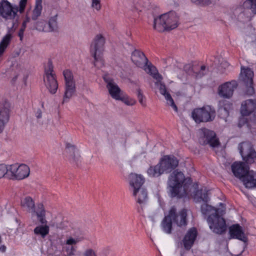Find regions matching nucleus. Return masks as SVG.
Returning <instances> with one entry per match:
<instances>
[{
	"label": "nucleus",
	"mask_w": 256,
	"mask_h": 256,
	"mask_svg": "<svg viewBox=\"0 0 256 256\" xmlns=\"http://www.w3.org/2000/svg\"><path fill=\"white\" fill-rule=\"evenodd\" d=\"M168 184L172 197L181 198L190 194V180L186 179L184 174L178 170L170 175Z\"/></svg>",
	"instance_id": "1"
},
{
	"label": "nucleus",
	"mask_w": 256,
	"mask_h": 256,
	"mask_svg": "<svg viewBox=\"0 0 256 256\" xmlns=\"http://www.w3.org/2000/svg\"><path fill=\"white\" fill-rule=\"evenodd\" d=\"M204 215H209L207 221L210 230L216 234H222L226 232V225L225 220L218 214V209L204 202L201 206Z\"/></svg>",
	"instance_id": "2"
},
{
	"label": "nucleus",
	"mask_w": 256,
	"mask_h": 256,
	"mask_svg": "<svg viewBox=\"0 0 256 256\" xmlns=\"http://www.w3.org/2000/svg\"><path fill=\"white\" fill-rule=\"evenodd\" d=\"M178 17L174 12H170L154 18L153 28L158 32L170 30L178 26Z\"/></svg>",
	"instance_id": "3"
},
{
	"label": "nucleus",
	"mask_w": 256,
	"mask_h": 256,
	"mask_svg": "<svg viewBox=\"0 0 256 256\" xmlns=\"http://www.w3.org/2000/svg\"><path fill=\"white\" fill-rule=\"evenodd\" d=\"M105 42V38L102 34H98L90 44V52L94 58V64L98 68L104 66L102 52Z\"/></svg>",
	"instance_id": "4"
},
{
	"label": "nucleus",
	"mask_w": 256,
	"mask_h": 256,
	"mask_svg": "<svg viewBox=\"0 0 256 256\" xmlns=\"http://www.w3.org/2000/svg\"><path fill=\"white\" fill-rule=\"evenodd\" d=\"M215 116L216 110L210 106L195 108L192 112V117L197 124L212 122Z\"/></svg>",
	"instance_id": "5"
},
{
	"label": "nucleus",
	"mask_w": 256,
	"mask_h": 256,
	"mask_svg": "<svg viewBox=\"0 0 256 256\" xmlns=\"http://www.w3.org/2000/svg\"><path fill=\"white\" fill-rule=\"evenodd\" d=\"M176 208L172 206L168 211V214L166 215L161 222V227L162 230L167 234H170L172 230V222L176 224L178 226L182 227V226L185 224L184 218L185 214L182 213L181 214V220L178 221L176 219V218L175 215Z\"/></svg>",
	"instance_id": "6"
},
{
	"label": "nucleus",
	"mask_w": 256,
	"mask_h": 256,
	"mask_svg": "<svg viewBox=\"0 0 256 256\" xmlns=\"http://www.w3.org/2000/svg\"><path fill=\"white\" fill-rule=\"evenodd\" d=\"M21 206L26 211L31 212L32 214H36L38 219L42 224H46V212L42 204L38 205L36 210H35V204L34 200L30 196H26L21 200Z\"/></svg>",
	"instance_id": "7"
},
{
	"label": "nucleus",
	"mask_w": 256,
	"mask_h": 256,
	"mask_svg": "<svg viewBox=\"0 0 256 256\" xmlns=\"http://www.w3.org/2000/svg\"><path fill=\"white\" fill-rule=\"evenodd\" d=\"M44 80L49 92L52 94H56L58 88V84L51 60L48 61L47 66L44 68Z\"/></svg>",
	"instance_id": "8"
},
{
	"label": "nucleus",
	"mask_w": 256,
	"mask_h": 256,
	"mask_svg": "<svg viewBox=\"0 0 256 256\" xmlns=\"http://www.w3.org/2000/svg\"><path fill=\"white\" fill-rule=\"evenodd\" d=\"M65 80V91L62 104L67 102L76 92V84L72 72L69 70L63 72Z\"/></svg>",
	"instance_id": "9"
},
{
	"label": "nucleus",
	"mask_w": 256,
	"mask_h": 256,
	"mask_svg": "<svg viewBox=\"0 0 256 256\" xmlns=\"http://www.w3.org/2000/svg\"><path fill=\"white\" fill-rule=\"evenodd\" d=\"M198 141L202 145L208 144L212 148L218 147L220 144L214 132L206 128L200 130Z\"/></svg>",
	"instance_id": "10"
},
{
	"label": "nucleus",
	"mask_w": 256,
	"mask_h": 256,
	"mask_svg": "<svg viewBox=\"0 0 256 256\" xmlns=\"http://www.w3.org/2000/svg\"><path fill=\"white\" fill-rule=\"evenodd\" d=\"M240 153L243 160L248 164H252L256 159V152L250 142H244L238 144Z\"/></svg>",
	"instance_id": "11"
},
{
	"label": "nucleus",
	"mask_w": 256,
	"mask_h": 256,
	"mask_svg": "<svg viewBox=\"0 0 256 256\" xmlns=\"http://www.w3.org/2000/svg\"><path fill=\"white\" fill-rule=\"evenodd\" d=\"M8 179L22 180L27 178L30 172L29 167L25 164H22L18 166L17 164L10 166Z\"/></svg>",
	"instance_id": "12"
},
{
	"label": "nucleus",
	"mask_w": 256,
	"mask_h": 256,
	"mask_svg": "<svg viewBox=\"0 0 256 256\" xmlns=\"http://www.w3.org/2000/svg\"><path fill=\"white\" fill-rule=\"evenodd\" d=\"M253 78L254 72L250 68H244L243 66L241 68L240 78L244 83L247 87L246 93L250 96L252 95L254 93L253 87Z\"/></svg>",
	"instance_id": "13"
},
{
	"label": "nucleus",
	"mask_w": 256,
	"mask_h": 256,
	"mask_svg": "<svg viewBox=\"0 0 256 256\" xmlns=\"http://www.w3.org/2000/svg\"><path fill=\"white\" fill-rule=\"evenodd\" d=\"M166 174H169L175 170L179 164L178 160L173 155H166L159 160Z\"/></svg>",
	"instance_id": "14"
},
{
	"label": "nucleus",
	"mask_w": 256,
	"mask_h": 256,
	"mask_svg": "<svg viewBox=\"0 0 256 256\" xmlns=\"http://www.w3.org/2000/svg\"><path fill=\"white\" fill-rule=\"evenodd\" d=\"M18 12V6L13 7L10 2L6 0H3L0 2V14L6 19H14Z\"/></svg>",
	"instance_id": "15"
},
{
	"label": "nucleus",
	"mask_w": 256,
	"mask_h": 256,
	"mask_svg": "<svg viewBox=\"0 0 256 256\" xmlns=\"http://www.w3.org/2000/svg\"><path fill=\"white\" fill-rule=\"evenodd\" d=\"M238 85L237 82L234 80L221 84L218 88L219 96L225 98H230L232 96L236 88Z\"/></svg>",
	"instance_id": "16"
},
{
	"label": "nucleus",
	"mask_w": 256,
	"mask_h": 256,
	"mask_svg": "<svg viewBox=\"0 0 256 256\" xmlns=\"http://www.w3.org/2000/svg\"><path fill=\"white\" fill-rule=\"evenodd\" d=\"M104 80L107 84L106 88L108 89L110 96L116 100L120 99V96L122 95V92L118 86L114 82L113 80L107 78L106 76H104Z\"/></svg>",
	"instance_id": "17"
},
{
	"label": "nucleus",
	"mask_w": 256,
	"mask_h": 256,
	"mask_svg": "<svg viewBox=\"0 0 256 256\" xmlns=\"http://www.w3.org/2000/svg\"><path fill=\"white\" fill-rule=\"evenodd\" d=\"M10 104L7 102L0 105V134L3 131L10 118Z\"/></svg>",
	"instance_id": "18"
},
{
	"label": "nucleus",
	"mask_w": 256,
	"mask_h": 256,
	"mask_svg": "<svg viewBox=\"0 0 256 256\" xmlns=\"http://www.w3.org/2000/svg\"><path fill=\"white\" fill-rule=\"evenodd\" d=\"M197 235L198 232L196 228L192 227L188 230L182 240L184 246L186 250H188L192 248Z\"/></svg>",
	"instance_id": "19"
},
{
	"label": "nucleus",
	"mask_w": 256,
	"mask_h": 256,
	"mask_svg": "<svg viewBox=\"0 0 256 256\" xmlns=\"http://www.w3.org/2000/svg\"><path fill=\"white\" fill-rule=\"evenodd\" d=\"M128 178L130 185L132 188L133 192L135 191L136 193L137 190L144 188L142 186L144 183L145 179L142 175L132 173Z\"/></svg>",
	"instance_id": "20"
},
{
	"label": "nucleus",
	"mask_w": 256,
	"mask_h": 256,
	"mask_svg": "<svg viewBox=\"0 0 256 256\" xmlns=\"http://www.w3.org/2000/svg\"><path fill=\"white\" fill-rule=\"evenodd\" d=\"M230 238H236L246 242L248 238L245 236L242 227L238 224H232L229 228Z\"/></svg>",
	"instance_id": "21"
},
{
	"label": "nucleus",
	"mask_w": 256,
	"mask_h": 256,
	"mask_svg": "<svg viewBox=\"0 0 256 256\" xmlns=\"http://www.w3.org/2000/svg\"><path fill=\"white\" fill-rule=\"evenodd\" d=\"M131 60L137 66L140 68L145 67L148 63V60L144 54L138 50H136L132 52Z\"/></svg>",
	"instance_id": "22"
},
{
	"label": "nucleus",
	"mask_w": 256,
	"mask_h": 256,
	"mask_svg": "<svg viewBox=\"0 0 256 256\" xmlns=\"http://www.w3.org/2000/svg\"><path fill=\"white\" fill-rule=\"evenodd\" d=\"M249 170L248 166L243 162H234L232 165V170L236 178H242Z\"/></svg>",
	"instance_id": "23"
},
{
	"label": "nucleus",
	"mask_w": 256,
	"mask_h": 256,
	"mask_svg": "<svg viewBox=\"0 0 256 256\" xmlns=\"http://www.w3.org/2000/svg\"><path fill=\"white\" fill-rule=\"evenodd\" d=\"M256 109V100H247L241 105L240 112L243 116L250 115Z\"/></svg>",
	"instance_id": "24"
},
{
	"label": "nucleus",
	"mask_w": 256,
	"mask_h": 256,
	"mask_svg": "<svg viewBox=\"0 0 256 256\" xmlns=\"http://www.w3.org/2000/svg\"><path fill=\"white\" fill-rule=\"evenodd\" d=\"M244 185L246 188L256 187V172L248 170L246 174L242 178Z\"/></svg>",
	"instance_id": "25"
},
{
	"label": "nucleus",
	"mask_w": 256,
	"mask_h": 256,
	"mask_svg": "<svg viewBox=\"0 0 256 256\" xmlns=\"http://www.w3.org/2000/svg\"><path fill=\"white\" fill-rule=\"evenodd\" d=\"M133 195L136 198V202L140 205L141 210L142 211V207L144 206L148 201V192L146 189L142 188L133 192Z\"/></svg>",
	"instance_id": "26"
},
{
	"label": "nucleus",
	"mask_w": 256,
	"mask_h": 256,
	"mask_svg": "<svg viewBox=\"0 0 256 256\" xmlns=\"http://www.w3.org/2000/svg\"><path fill=\"white\" fill-rule=\"evenodd\" d=\"M148 174L151 178H158L165 173L159 161L158 164L150 166L147 170Z\"/></svg>",
	"instance_id": "27"
},
{
	"label": "nucleus",
	"mask_w": 256,
	"mask_h": 256,
	"mask_svg": "<svg viewBox=\"0 0 256 256\" xmlns=\"http://www.w3.org/2000/svg\"><path fill=\"white\" fill-rule=\"evenodd\" d=\"M194 198L196 202H208L209 200L208 191L202 188L197 190L194 195Z\"/></svg>",
	"instance_id": "28"
},
{
	"label": "nucleus",
	"mask_w": 256,
	"mask_h": 256,
	"mask_svg": "<svg viewBox=\"0 0 256 256\" xmlns=\"http://www.w3.org/2000/svg\"><path fill=\"white\" fill-rule=\"evenodd\" d=\"M142 68H144L146 72L152 76L153 78L155 80H162L163 78L162 76L158 72L156 68L152 66L150 64H148L147 63L146 66H145V67H143Z\"/></svg>",
	"instance_id": "29"
},
{
	"label": "nucleus",
	"mask_w": 256,
	"mask_h": 256,
	"mask_svg": "<svg viewBox=\"0 0 256 256\" xmlns=\"http://www.w3.org/2000/svg\"><path fill=\"white\" fill-rule=\"evenodd\" d=\"M30 24V28L31 30H36L38 31L46 32L45 26L46 25V22L44 20L36 22L32 21L28 22Z\"/></svg>",
	"instance_id": "30"
},
{
	"label": "nucleus",
	"mask_w": 256,
	"mask_h": 256,
	"mask_svg": "<svg viewBox=\"0 0 256 256\" xmlns=\"http://www.w3.org/2000/svg\"><path fill=\"white\" fill-rule=\"evenodd\" d=\"M42 0H36L34 8L32 10L31 20L35 21L40 16L42 10Z\"/></svg>",
	"instance_id": "31"
},
{
	"label": "nucleus",
	"mask_w": 256,
	"mask_h": 256,
	"mask_svg": "<svg viewBox=\"0 0 256 256\" xmlns=\"http://www.w3.org/2000/svg\"><path fill=\"white\" fill-rule=\"evenodd\" d=\"M49 226L47 225L36 226L34 230V233L37 235H40L42 238L48 234Z\"/></svg>",
	"instance_id": "32"
},
{
	"label": "nucleus",
	"mask_w": 256,
	"mask_h": 256,
	"mask_svg": "<svg viewBox=\"0 0 256 256\" xmlns=\"http://www.w3.org/2000/svg\"><path fill=\"white\" fill-rule=\"evenodd\" d=\"M10 34H6L0 42V56L2 55L9 44L11 40Z\"/></svg>",
	"instance_id": "33"
},
{
	"label": "nucleus",
	"mask_w": 256,
	"mask_h": 256,
	"mask_svg": "<svg viewBox=\"0 0 256 256\" xmlns=\"http://www.w3.org/2000/svg\"><path fill=\"white\" fill-rule=\"evenodd\" d=\"M31 22V20L30 18L28 16V12H26V19L23 22L22 26L20 28V29L18 32V36L20 37V41H22L23 37H24V31L25 30L26 28V24L28 22Z\"/></svg>",
	"instance_id": "34"
},
{
	"label": "nucleus",
	"mask_w": 256,
	"mask_h": 256,
	"mask_svg": "<svg viewBox=\"0 0 256 256\" xmlns=\"http://www.w3.org/2000/svg\"><path fill=\"white\" fill-rule=\"evenodd\" d=\"M76 150V147L75 146L72 145L70 143H66V152L70 154V158L76 162V156L74 152Z\"/></svg>",
	"instance_id": "35"
},
{
	"label": "nucleus",
	"mask_w": 256,
	"mask_h": 256,
	"mask_svg": "<svg viewBox=\"0 0 256 256\" xmlns=\"http://www.w3.org/2000/svg\"><path fill=\"white\" fill-rule=\"evenodd\" d=\"M208 71V68L204 65L201 66L198 71L194 70L193 76L196 78H200L204 76Z\"/></svg>",
	"instance_id": "36"
},
{
	"label": "nucleus",
	"mask_w": 256,
	"mask_h": 256,
	"mask_svg": "<svg viewBox=\"0 0 256 256\" xmlns=\"http://www.w3.org/2000/svg\"><path fill=\"white\" fill-rule=\"evenodd\" d=\"M58 228L62 230H69L72 228V224L67 220L63 219L62 221L57 224Z\"/></svg>",
	"instance_id": "37"
},
{
	"label": "nucleus",
	"mask_w": 256,
	"mask_h": 256,
	"mask_svg": "<svg viewBox=\"0 0 256 256\" xmlns=\"http://www.w3.org/2000/svg\"><path fill=\"white\" fill-rule=\"evenodd\" d=\"M196 65H194L192 64H187L184 65V70L188 74L190 75H194V70H197Z\"/></svg>",
	"instance_id": "38"
},
{
	"label": "nucleus",
	"mask_w": 256,
	"mask_h": 256,
	"mask_svg": "<svg viewBox=\"0 0 256 256\" xmlns=\"http://www.w3.org/2000/svg\"><path fill=\"white\" fill-rule=\"evenodd\" d=\"M10 170V166H7L6 164H0V178L3 177L8 178Z\"/></svg>",
	"instance_id": "39"
},
{
	"label": "nucleus",
	"mask_w": 256,
	"mask_h": 256,
	"mask_svg": "<svg viewBox=\"0 0 256 256\" xmlns=\"http://www.w3.org/2000/svg\"><path fill=\"white\" fill-rule=\"evenodd\" d=\"M164 96L166 100L167 101V104L170 105L176 112H178V108L176 105L173 98H172L170 94L168 92H166V94H162Z\"/></svg>",
	"instance_id": "40"
},
{
	"label": "nucleus",
	"mask_w": 256,
	"mask_h": 256,
	"mask_svg": "<svg viewBox=\"0 0 256 256\" xmlns=\"http://www.w3.org/2000/svg\"><path fill=\"white\" fill-rule=\"evenodd\" d=\"M182 213H184V214H186L185 215L186 216H184V218L185 224H184V225L182 226H182H186L187 225V224H188L187 210L186 209H185V208H183L180 211L178 212V213L177 212H176V208L175 215H176V219L178 220V221H180L181 220V218H182L181 214H182Z\"/></svg>",
	"instance_id": "41"
},
{
	"label": "nucleus",
	"mask_w": 256,
	"mask_h": 256,
	"mask_svg": "<svg viewBox=\"0 0 256 256\" xmlns=\"http://www.w3.org/2000/svg\"><path fill=\"white\" fill-rule=\"evenodd\" d=\"M56 16L52 17L48 22V32L54 31L57 28Z\"/></svg>",
	"instance_id": "42"
},
{
	"label": "nucleus",
	"mask_w": 256,
	"mask_h": 256,
	"mask_svg": "<svg viewBox=\"0 0 256 256\" xmlns=\"http://www.w3.org/2000/svg\"><path fill=\"white\" fill-rule=\"evenodd\" d=\"M219 105L230 112L233 108L232 104L226 100H222L219 102Z\"/></svg>",
	"instance_id": "43"
},
{
	"label": "nucleus",
	"mask_w": 256,
	"mask_h": 256,
	"mask_svg": "<svg viewBox=\"0 0 256 256\" xmlns=\"http://www.w3.org/2000/svg\"><path fill=\"white\" fill-rule=\"evenodd\" d=\"M244 4L252 10L254 14H256V0H246Z\"/></svg>",
	"instance_id": "44"
},
{
	"label": "nucleus",
	"mask_w": 256,
	"mask_h": 256,
	"mask_svg": "<svg viewBox=\"0 0 256 256\" xmlns=\"http://www.w3.org/2000/svg\"><path fill=\"white\" fill-rule=\"evenodd\" d=\"M155 85L159 86L160 92L162 94H166V92H167L166 86L162 82V80H156V82H155Z\"/></svg>",
	"instance_id": "45"
},
{
	"label": "nucleus",
	"mask_w": 256,
	"mask_h": 256,
	"mask_svg": "<svg viewBox=\"0 0 256 256\" xmlns=\"http://www.w3.org/2000/svg\"><path fill=\"white\" fill-rule=\"evenodd\" d=\"M118 100H121L128 106H133L134 105L136 102L132 98H130L127 96H120V98Z\"/></svg>",
	"instance_id": "46"
},
{
	"label": "nucleus",
	"mask_w": 256,
	"mask_h": 256,
	"mask_svg": "<svg viewBox=\"0 0 256 256\" xmlns=\"http://www.w3.org/2000/svg\"><path fill=\"white\" fill-rule=\"evenodd\" d=\"M218 112L219 116L224 119L226 118L229 116L230 113L228 110L224 109L220 105H219Z\"/></svg>",
	"instance_id": "47"
},
{
	"label": "nucleus",
	"mask_w": 256,
	"mask_h": 256,
	"mask_svg": "<svg viewBox=\"0 0 256 256\" xmlns=\"http://www.w3.org/2000/svg\"><path fill=\"white\" fill-rule=\"evenodd\" d=\"M191 1L197 5L202 6H208L211 4L210 0H191Z\"/></svg>",
	"instance_id": "48"
},
{
	"label": "nucleus",
	"mask_w": 256,
	"mask_h": 256,
	"mask_svg": "<svg viewBox=\"0 0 256 256\" xmlns=\"http://www.w3.org/2000/svg\"><path fill=\"white\" fill-rule=\"evenodd\" d=\"M27 0H20L19 2V9H18V11H19L20 13H22L24 12L27 3Z\"/></svg>",
	"instance_id": "49"
},
{
	"label": "nucleus",
	"mask_w": 256,
	"mask_h": 256,
	"mask_svg": "<svg viewBox=\"0 0 256 256\" xmlns=\"http://www.w3.org/2000/svg\"><path fill=\"white\" fill-rule=\"evenodd\" d=\"M92 8L99 10L101 8L100 0H92Z\"/></svg>",
	"instance_id": "50"
},
{
	"label": "nucleus",
	"mask_w": 256,
	"mask_h": 256,
	"mask_svg": "<svg viewBox=\"0 0 256 256\" xmlns=\"http://www.w3.org/2000/svg\"><path fill=\"white\" fill-rule=\"evenodd\" d=\"M84 256H96V254L94 251L91 248L86 250L84 252Z\"/></svg>",
	"instance_id": "51"
},
{
	"label": "nucleus",
	"mask_w": 256,
	"mask_h": 256,
	"mask_svg": "<svg viewBox=\"0 0 256 256\" xmlns=\"http://www.w3.org/2000/svg\"><path fill=\"white\" fill-rule=\"evenodd\" d=\"M76 250L74 246H71L70 248H68L66 249V252H68V256H72L74 254V252Z\"/></svg>",
	"instance_id": "52"
},
{
	"label": "nucleus",
	"mask_w": 256,
	"mask_h": 256,
	"mask_svg": "<svg viewBox=\"0 0 256 256\" xmlns=\"http://www.w3.org/2000/svg\"><path fill=\"white\" fill-rule=\"evenodd\" d=\"M77 242V241L72 238H70L66 241V244L68 245L75 244Z\"/></svg>",
	"instance_id": "53"
},
{
	"label": "nucleus",
	"mask_w": 256,
	"mask_h": 256,
	"mask_svg": "<svg viewBox=\"0 0 256 256\" xmlns=\"http://www.w3.org/2000/svg\"><path fill=\"white\" fill-rule=\"evenodd\" d=\"M137 92H138L137 96H138V100H141V99H142V98H143L144 96H143V94H142L141 90L138 88L137 90Z\"/></svg>",
	"instance_id": "54"
},
{
	"label": "nucleus",
	"mask_w": 256,
	"mask_h": 256,
	"mask_svg": "<svg viewBox=\"0 0 256 256\" xmlns=\"http://www.w3.org/2000/svg\"><path fill=\"white\" fill-rule=\"evenodd\" d=\"M42 112L40 109H38L36 113V116L38 118H42Z\"/></svg>",
	"instance_id": "55"
},
{
	"label": "nucleus",
	"mask_w": 256,
	"mask_h": 256,
	"mask_svg": "<svg viewBox=\"0 0 256 256\" xmlns=\"http://www.w3.org/2000/svg\"><path fill=\"white\" fill-rule=\"evenodd\" d=\"M140 103L143 106H146V102L144 100L143 98L140 100H138Z\"/></svg>",
	"instance_id": "56"
},
{
	"label": "nucleus",
	"mask_w": 256,
	"mask_h": 256,
	"mask_svg": "<svg viewBox=\"0 0 256 256\" xmlns=\"http://www.w3.org/2000/svg\"><path fill=\"white\" fill-rule=\"evenodd\" d=\"M6 250V246H4V245L0 247V250L2 252H4Z\"/></svg>",
	"instance_id": "57"
},
{
	"label": "nucleus",
	"mask_w": 256,
	"mask_h": 256,
	"mask_svg": "<svg viewBox=\"0 0 256 256\" xmlns=\"http://www.w3.org/2000/svg\"><path fill=\"white\" fill-rule=\"evenodd\" d=\"M18 78V75L15 76L12 80V82L14 84Z\"/></svg>",
	"instance_id": "58"
},
{
	"label": "nucleus",
	"mask_w": 256,
	"mask_h": 256,
	"mask_svg": "<svg viewBox=\"0 0 256 256\" xmlns=\"http://www.w3.org/2000/svg\"><path fill=\"white\" fill-rule=\"evenodd\" d=\"M138 211L139 212H140V208L138 209Z\"/></svg>",
	"instance_id": "59"
},
{
	"label": "nucleus",
	"mask_w": 256,
	"mask_h": 256,
	"mask_svg": "<svg viewBox=\"0 0 256 256\" xmlns=\"http://www.w3.org/2000/svg\"><path fill=\"white\" fill-rule=\"evenodd\" d=\"M181 256H183V254L181 253Z\"/></svg>",
	"instance_id": "60"
},
{
	"label": "nucleus",
	"mask_w": 256,
	"mask_h": 256,
	"mask_svg": "<svg viewBox=\"0 0 256 256\" xmlns=\"http://www.w3.org/2000/svg\"><path fill=\"white\" fill-rule=\"evenodd\" d=\"M68 256V255L67 256Z\"/></svg>",
	"instance_id": "61"
}]
</instances>
